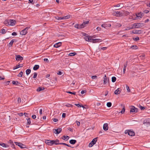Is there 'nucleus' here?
Returning <instances> with one entry per match:
<instances>
[{
    "instance_id": "nucleus-1",
    "label": "nucleus",
    "mask_w": 150,
    "mask_h": 150,
    "mask_svg": "<svg viewBox=\"0 0 150 150\" xmlns=\"http://www.w3.org/2000/svg\"><path fill=\"white\" fill-rule=\"evenodd\" d=\"M16 21L13 20H6L4 22V24L7 26H13L15 25Z\"/></svg>"
},
{
    "instance_id": "nucleus-2",
    "label": "nucleus",
    "mask_w": 150,
    "mask_h": 150,
    "mask_svg": "<svg viewBox=\"0 0 150 150\" xmlns=\"http://www.w3.org/2000/svg\"><path fill=\"white\" fill-rule=\"evenodd\" d=\"M97 137L94 138L92 141L90 143L88 146L89 147H92L94 144L96 143L97 141Z\"/></svg>"
},
{
    "instance_id": "nucleus-3",
    "label": "nucleus",
    "mask_w": 150,
    "mask_h": 150,
    "mask_svg": "<svg viewBox=\"0 0 150 150\" xmlns=\"http://www.w3.org/2000/svg\"><path fill=\"white\" fill-rule=\"evenodd\" d=\"M54 140L51 141L50 140H46L45 141V143L49 145H51L53 144H57L58 143H56Z\"/></svg>"
},
{
    "instance_id": "nucleus-4",
    "label": "nucleus",
    "mask_w": 150,
    "mask_h": 150,
    "mask_svg": "<svg viewBox=\"0 0 150 150\" xmlns=\"http://www.w3.org/2000/svg\"><path fill=\"white\" fill-rule=\"evenodd\" d=\"M125 134H128L129 135L131 136H134L135 135V133L134 132L129 130H125Z\"/></svg>"
},
{
    "instance_id": "nucleus-5",
    "label": "nucleus",
    "mask_w": 150,
    "mask_h": 150,
    "mask_svg": "<svg viewBox=\"0 0 150 150\" xmlns=\"http://www.w3.org/2000/svg\"><path fill=\"white\" fill-rule=\"evenodd\" d=\"M30 27H26L20 32V34L21 35H25L27 33V30Z\"/></svg>"
},
{
    "instance_id": "nucleus-6",
    "label": "nucleus",
    "mask_w": 150,
    "mask_h": 150,
    "mask_svg": "<svg viewBox=\"0 0 150 150\" xmlns=\"http://www.w3.org/2000/svg\"><path fill=\"white\" fill-rule=\"evenodd\" d=\"M113 14L117 17H120L122 16V14L120 11H114L113 13Z\"/></svg>"
},
{
    "instance_id": "nucleus-7",
    "label": "nucleus",
    "mask_w": 150,
    "mask_h": 150,
    "mask_svg": "<svg viewBox=\"0 0 150 150\" xmlns=\"http://www.w3.org/2000/svg\"><path fill=\"white\" fill-rule=\"evenodd\" d=\"M14 143L16 145L19 146L20 147H21V148H25V145H23V144H22L21 143L17 142H14Z\"/></svg>"
},
{
    "instance_id": "nucleus-8",
    "label": "nucleus",
    "mask_w": 150,
    "mask_h": 150,
    "mask_svg": "<svg viewBox=\"0 0 150 150\" xmlns=\"http://www.w3.org/2000/svg\"><path fill=\"white\" fill-rule=\"evenodd\" d=\"M130 112H137V109L135 108L134 106H131L130 107Z\"/></svg>"
},
{
    "instance_id": "nucleus-9",
    "label": "nucleus",
    "mask_w": 150,
    "mask_h": 150,
    "mask_svg": "<svg viewBox=\"0 0 150 150\" xmlns=\"http://www.w3.org/2000/svg\"><path fill=\"white\" fill-rule=\"evenodd\" d=\"M16 59L17 61H22L23 59V58L19 55H16Z\"/></svg>"
},
{
    "instance_id": "nucleus-10",
    "label": "nucleus",
    "mask_w": 150,
    "mask_h": 150,
    "mask_svg": "<svg viewBox=\"0 0 150 150\" xmlns=\"http://www.w3.org/2000/svg\"><path fill=\"white\" fill-rule=\"evenodd\" d=\"M53 130L55 134H59L62 130V129L60 128H59L57 129H53Z\"/></svg>"
},
{
    "instance_id": "nucleus-11",
    "label": "nucleus",
    "mask_w": 150,
    "mask_h": 150,
    "mask_svg": "<svg viewBox=\"0 0 150 150\" xmlns=\"http://www.w3.org/2000/svg\"><path fill=\"white\" fill-rule=\"evenodd\" d=\"M121 91V89L120 88H118L115 91L114 93L115 95L119 94L120 93Z\"/></svg>"
},
{
    "instance_id": "nucleus-12",
    "label": "nucleus",
    "mask_w": 150,
    "mask_h": 150,
    "mask_svg": "<svg viewBox=\"0 0 150 150\" xmlns=\"http://www.w3.org/2000/svg\"><path fill=\"white\" fill-rule=\"evenodd\" d=\"M107 81H108V83H109V79L107 81V77L106 76V75H105L104 77V79H103V83L104 84H106L107 83Z\"/></svg>"
},
{
    "instance_id": "nucleus-13",
    "label": "nucleus",
    "mask_w": 150,
    "mask_h": 150,
    "mask_svg": "<svg viewBox=\"0 0 150 150\" xmlns=\"http://www.w3.org/2000/svg\"><path fill=\"white\" fill-rule=\"evenodd\" d=\"M137 28H139L143 27L144 25V24L143 23H136Z\"/></svg>"
},
{
    "instance_id": "nucleus-14",
    "label": "nucleus",
    "mask_w": 150,
    "mask_h": 150,
    "mask_svg": "<svg viewBox=\"0 0 150 150\" xmlns=\"http://www.w3.org/2000/svg\"><path fill=\"white\" fill-rule=\"evenodd\" d=\"M103 129L105 131H107L108 129V124L107 123H105L103 126Z\"/></svg>"
},
{
    "instance_id": "nucleus-15",
    "label": "nucleus",
    "mask_w": 150,
    "mask_h": 150,
    "mask_svg": "<svg viewBox=\"0 0 150 150\" xmlns=\"http://www.w3.org/2000/svg\"><path fill=\"white\" fill-rule=\"evenodd\" d=\"M61 44L62 43L61 42H59L54 44V46L55 48H58L60 47L61 46Z\"/></svg>"
},
{
    "instance_id": "nucleus-16",
    "label": "nucleus",
    "mask_w": 150,
    "mask_h": 150,
    "mask_svg": "<svg viewBox=\"0 0 150 150\" xmlns=\"http://www.w3.org/2000/svg\"><path fill=\"white\" fill-rule=\"evenodd\" d=\"M0 146H2L4 148H8L9 146L8 145L3 143H0Z\"/></svg>"
},
{
    "instance_id": "nucleus-17",
    "label": "nucleus",
    "mask_w": 150,
    "mask_h": 150,
    "mask_svg": "<svg viewBox=\"0 0 150 150\" xmlns=\"http://www.w3.org/2000/svg\"><path fill=\"white\" fill-rule=\"evenodd\" d=\"M124 88L126 89L127 90V92H131V90L130 89L129 86H128L127 85H126L125 87H124Z\"/></svg>"
},
{
    "instance_id": "nucleus-18",
    "label": "nucleus",
    "mask_w": 150,
    "mask_h": 150,
    "mask_svg": "<svg viewBox=\"0 0 150 150\" xmlns=\"http://www.w3.org/2000/svg\"><path fill=\"white\" fill-rule=\"evenodd\" d=\"M101 41V40L100 39H96L93 40V43L98 42Z\"/></svg>"
},
{
    "instance_id": "nucleus-19",
    "label": "nucleus",
    "mask_w": 150,
    "mask_h": 150,
    "mask_svg": "<svg viewBox=\"0 0 150 150\" xmlns=\"http://www.w3.org/2000/svg\"><path fill=\"white\" fill-rule=\"evenodd\" d=\"M141 30H135L133 31L132 33L134 34H140Z\"/></svg>"
},
{
    "instance_id": "nucleus-20",
    "label": "nucleus",
    "mask_w": 150,
    "mask_h": 150,
    "mask_svg": "<svg viewBox=\"0 0 150 150\" xmlns=\"http://www.w3.org/2000/svg\"><path fill=\"white\" fill-rule=\"evenodd\" d=\"M45 88L43 87H40L37 89V91L38 92H40L44 90Z\"/></svg>"
},
{
    "instance_id": "nucleus-21",
    "label": "nucleus",
    "mask_w": 150,
    "mask_h": 150,
    "mask_svg": "<svg viewBox=\"0 0 150 150\" xmlns=\"http://www.w3.org/2000/svg\"><path fill=\"white\" fill-rule=\"evenodd\" d=\"M76 142V140L74 139H71L69 141L70 143L72 144H74Z\"/></svg>"
},
{
    "instance_id": "nucleus-22",
    "label": "nucleus",
    "mask_w": 150,
    "mask_h": 150,
    "mask_svg": "<svg viewBox=\"0 0 150 150\" xmlns=\"http://www.w3.org/2000/svg\"><path fill=\"white\" fill-rule=\"evenodd\" d=\"M37 149L38 150H42L43 148V145H40L37 146Z\"/></svg>"
},
{
    "instance_id": "nucleus-23",
    "label": "nucleus",
    "mask_w": 150,
    "mask_h": 150,
    "mask_svg": "<svg viewBox=\"0 0 150 150\" xmlns=\"http://www.w3.org/2000/svg\"><path fill=\"white\" fill-rule=\"evenodd\" d=\"M39 66L38 65H35L33 67V69L34 70H36L39 68Z\"/></svg>"
},
{
    "instance_id": "nucleus-24",
    "label": "nucleus",
    "mask_w": 150,
    "mask_h": 150,
    "mask_svg": "<svg viewBox=\"0 0 150 150\" xmlns=\"http://www.w3.org/2000/svg\"><path fill=\"white\" fill-rule=\"evenodd\" d=\"M69 138V137L67 136H64L62 139L64 140H67Z\"/></svg>"
},
{
    "instance_id": "nucleus-25",
    "label": "nucleus",
    "mask_w": 150,
    "mask_h": 150,
    "mask_svg": "<svg viewBox=\"0 0 150 150\" xmlns=\"http://www.w3.org/2000/svg\"><path fill=\"white\" fill-rule=\"evenodd\" d=\"M70 17V15H67L65 16L62 17L63 19H67L69 18Z\"/></svg>"
},
{
    "instance_id": "nucleus-26",
    "label": "nucleus",
    "mask_w": 150,
    "mask_h": 150,
    "mask_svg": "<svg viewBox=\"0 0 150 150\" xmlns=\"http://www.w3.org/2000/svg\"><path fill=\"white\" fill-rule=\"evenodd\" d=\"M76 54V52H71L69 54V56H73Z\"/></svg>"
},
{
    "instance_id": "nucleus-27",
    "label": "nucleus",
    "mask_w": 150,
    "mask_h": 150,
    "mask_svg": "<svg viewBox=\"0 0 150 150\" xmlns=\"http://www.w3.org/2000/svg\"><path fill=\"white\" fill-rule=\"evenodd\" d=\"M80 24H75L74 25V27L78 28V29H80Z\"/></svg>"
},
{
    "instance_id": "nucleus-28",
    "label": "nucleus",
    "mask_w": 150,
    "mask_h": 150,
    "mask_svg": "<svg viewBox=\"0 0 150 150\" xmlns=\"http://www.w3.org/2000/svg\"><path fill=\"white\" fill-rule=\"evenodd\" d=\"M31 72V70L29 69H28L26 70V74L27 75H28L30 74Z\"/></svg>"
},
{
    "instance_id": "nucleus-29",
    "label": "nucleus",
    "mask_w": 150,
    "mask_h": 150,
    "mask_svg": "<svg viewBox=\"0 0 150 150\" xmlns=\"http://www.w3.org/2000/svg\"><path fill=\"white\" fill-rule=\"evenodd\" d=\"M116 80V78L115 76H113L112 78V82H115Z\"/></svg>"
},
{
    "instance_id": "nucleus-30",
    "label": "nucleus",
    "mask_w": 150,
    "mask_h": 150,
    "mask_svg": "<svg viewBox=\"0 0 150 150\" xmlns=\"http://www.w3.org/2000/svg\"><path fill=\"white\" fill-rule=\"evenodd\" d=\"M55 18H56V19L57 20H61L63 19L62 17H59L58 16H57L55 17Z\"/></svg>"
},
{
    "instance_id": "nucleus-31",
    "label": "nucleus",
    "mask_w": 150,
    "mask_h": 150,
    "mask_svg": "<svg viewBox=\"0 0 150 150\" xmlns=\"http://www.w3.org/2000/svg\"><path fill=\"white\" fill-rule=\"evenodd\" d=\"M12 83L13 84H20L19 82L15 81H13Z\"/></svg>"
},
{
    "instance_id": "nucleus-32",
    "label": "nucleus",
    "mask_w": 150,
    "mask_h": 150,
    "mask_svg": "<svg viewBox=\"0 0 150 150\" xmlns=\"http://www.w3.org/2000/svg\"><path fill=\"white\" fill-rule=\"evenodd\" d=\"M131 48L134 49H137L138 48V47L136 45H133L131 47Z\"/></svg>"
},
{
    "instance_id": "nucleus-33",
    "label": "nucleus",
    "mask_w": 150,
    "mask_h": 150,
    "mask_svg": "<svg viewBox=\"0 0 150 150\" xmlns=\"http://www.w3.org/2000/svg\"><path fill=\"white\" fill-rule=\"evenodd\" d=\"M125 107L124 106L122 110L120 112H121L122 114H123L125 113Z\"/></svg>"
},
{
    "instance_id": "nucleus-34",
    "label": "nucleus",
    "mask_w": 150,
    "mask_h": 150,
    "mask_svg": "<svg viewBox=\"0 0 150 150\" xmlns=\"http://www.w3.org/2000/svg\"><path fill=\"white\" fill-rule=\"evenodd\" d=\"M14 41L13 40H11L10 42L9 43V45L10 47H11L13 45V42Z\"/></svg>"
},
{
    "instance_id": "nucleus-35",
    "label": "nucleus",
    "mask_w": 150,
    "mask_h": 150,
    "mask_svg": "<svg viewBox=\"0 0 150 150\" xmlns=\"http://www.w3.org/2000/svg\"><path fill=\"white\" fill-rule=\"evenodd\" d=\"M75 105L78 107H82L83 108H85V107H84L82 105H81L79 104H75Z\"/></svg>"
},
{
    "instance_id": "nucleus-36",
    "label": "nucleus",
    "mask_w": 150,
    "mask_h": 150,
    "mask_svg": "<svg viewBox=\"0 0 150 150\" xmlns=\"http://www.w3.org/2000/svg\"><path fill=\"white\" fill-rule=\"evenodd\" d=\"M112 105V103L111 102H108L107 103V106L108 107H110Z\"/></svg>"
},
{
    "instance_id": "nucleus-37",
    "label": "nucleus",
    "mask_w": 150,
    "mask_h": 150,
    "mask_svg": "<svg viewBox=\"0 0 150 150\" xmlns=\"http://www.w3.org/2000/svg\"><path fill=\"white\" fill-rule=\"evenodd\" d=\"M9 143L12 145V147L13 148L14 145L13 144V142L12 140H10L9 142Z\"/></svg>"
},
{
    "instance_id": "nucleus-38",
    "label": "nucleus",
    "mask_w": 150,
    "mask_h": 150,
    "mask_svg": "<svg viewBox=\"0 0 150 150\" xmlns=\"http://www.w3.org/2000/svg\"><path fill=\"white\" fill-rule=\"evenodd\" d=\"M133 40L135 41H137L139 40V38L137 37L135 38H133Z\"/></svg>"
},
{
    "instance_id": "nucleus-39",
    "label": "nucleus",
    "mask_w": 150,
    "mask_h": 150,
    "mask_svg": "<svg viewBox=\"0 0 150 150\" xmlns=\"http://www.w3.org/2000/svg\"><path fill=\"white\" fill-rule=\"evenodd\" d=\"M128 61H127L125 62V64H124L123 69H126L127 66V65Z\"/></svg>"
},
{
    "instance_id": "nucleus-40",
    "label": "nucleus",
    "mask_w": 150,
    "mask_h": 150,
    "mask_svg": "<svg viewBox=\"0 0 150 150\" xmlns=\"http://www.w3.org/2000/svg\"><path fill=\"white\" fill-rule=\"evenodd\" d=\"M93 39H92V38L91 37H90L88 41L93 43Z\"/></svg>"
},
{
    "instance_id": "nucleus-41",
    "label": "nucleus",
    "mask_w": 150,
    "mask_h": 150,
    "mask_svg": "<svg viewBox=\"0 0 150 150\" xmlns=\"http://www.w3.org/2000/svg\"><path fill=\"white\" fill-rule=\"evenodd\" d=\"M27 124L28 125H30L31 123V121L30 118H28V119H27Z\"/></svg>"
},
{
    "instance_id": "nucleus-42",
    "label": "nucleus",
    "mask_w": 150,
    "mask_h": 150,
    "mask_svg": "<svg viewBox=\"0 0 150 150\" xmlns=\"http://www.w3.org/2000/svg\"><path fill=\"white\" fill-rule=\"evenodd\" d=\"M132 29H133V27H127V28L125 29V31L126 30H129Z\"/></svg>"
},
{
    "instance_id": "nucleus-43",
    "label": "nucleus",
    "mask_w": 150,
    "mask_h": 150,
    "mask_svg": "<svg viewBox=\"0 0 150 150\" xmlns=\"http://www.w3.org/2000/svg\"><path fill=\"white\" fill-rule=\"evenodd\" d=\"M6 33V31L4 29H1V33L2 34H4Z\"/></svg>"
},
{
    "instance_id": "nucleus-44",
    "label": "nucleus",
    "mask_w": 150,
    "mask_h": 150,
    "mask_svg": "<svg viewBox=\"0 0 150 150\" xmlns=\"http://www.w3.org/2000/svg\"><path fill=\"white\" fill-rule=\"evenodd\" d=\"M89 37H88L87 36H85V37H84V39L86 41H88Z\"/></svg>"
},
{
    "instance_id": "nucleus-45",
    "label": "nucleus",
    "mask_w": 150,
    "mask_h": 150,
    "mask_svg": "<svg viewBox=\"0 0 150 150\" xmlns=\"http://www.w3.org/2000/svg\"><path fill=\"white\" fill-rule=\"evenodd\" d=\"M80 25L81 28H83L85 26V25H84L83 23L81 24H80Z\"/></svg>"
},
{
    "instance_id": "nucleus-46",
    "label": "nucleus",
    "mask_w": 150,
    "mask_h": 150,
    "mask_svg": "<svg viewBox=\"0 0 150 150\" xmlns=\"http://www.w3.org/2000/svg\"><path fill=\"white\" fill-rule=\"evenodd\" d=\"M23 75V72L21 71L19 74L18 75V77H22Z\"/></svg>"
},
{
    "instance_id": "nucleus-47",
    "label": "nucleus",
    "mask_w": 150,
    "mask_h": 150,
    "mask_svg": "<svg viewBox=\"0 0 150 150\" xmlns=\"http://www.w3.org/2000/svg\"><path fill=\"white\" fill-rule=\"evenodd\" d=\"M101 26L103 28H105L106 27H108V26L106 24H104L101 25Z\"/></svg>"
},
{
    "instance_id": "nucleus-48",
    "label": "nucleus",
    "mask_w": 150,
    "mask_h": 150,
    "mask_svg": "<svg viewBox=\"0 0 150 150\" xmlns=\"http://www.w3.org/2000/svg\"><path fill=\"white\" fill-rule=\"evenodd\" d=\"M132 25L133 26H132L131 27H133V29L134 28H137V27H135V26H136L137 25L136 23L133 24Z\"/></svg>"
},
{
    "instance_id": "nucleus-49",
    "label": "nucleus",
    "mask_w": 150,
    "mask_h": 150,
    "mask_svg": "<svg viewBox=\"0 0 150 150\" xmlns=\"http://www.w3.org/2000/svg\"><path fill=\"white\" fill-rule=\"evenodd\" d=\"M137 16L138 17H141L142 16V14L141 13H139L137 15Z\"/></svg>"
},
{
    "instance_id": "nucleus-50",
    "label": "nucleus",
    "mask_w": 150,
    "mask_h": 150,
    "mask_svg": "<svg viewBox=\"0 0 150 150\" xmlns=\"http://www.w3.org/2000/svg\"><path fill=\"white\" fill-rule=\"evenodd\" d=\"M59 144H63V145H66V146H68V147H70V146L69 145L65 143H60Z\"/></svg>"
},
{
    "instance_id": "nucleus-51",
    "label": "nucleus",
    "mask_w": 150,
    "mask_h": 150,
    "mask_svg": "<svg viewBox=\"0 0 150 150\" xmlns=\"http://www.w3.org/2000/svg\"><path fill=\"white\" fill-rule=\"evenodd\" d=\"M37 73H36V72H35L34 73V76H33V78L34 79L36 78V77H37Z\"/></svg>"
},
{
    "instance_id": "nucleus-52",
    "label": "nucleus",
    "mask_w": 150,
    "mask_h": 150,
    "mask_svg": "<svg viewBox=\"0 0 150 150\" xmlns=\"http://www.w3.org/2000/svg\"><path fill=\"white\" fill-rule=\"evenodd\" d=\"M23 65V64H19L18 65H17L16 66V67H18L17 68H18L19 67H22Z\"/></svg>"
},
{
    "instance_id": "nucleus-53",
    "label": "nucleus",
    "mask_w": 150,
    "mask_h": 150,
    "mask_svg": "<svg viewBox=\"0 0 150 150\" xmlns=\"http://www.w3.org/2000/svg\"><path fill=\"white\" fill-rule=\"evenodd\" d=\"M67 92L68 93L71 94H73L74 95H75V94H76V92H72L70 91H67Z\"/></svg>"
},
{
    "instance_id": "nucleus-54",
    "label": "nucleus",
    "mask_w": 150,
    "mask_h": 150,
    "mask_svg": "<svg viewBox=\"0 0 150 150\" xmlns=\"http://www.w3.org/2000/svg\"><path fill=\"white\" fill-rule=\"evenodd\" d=\"M17 100H18V103H21V98H18Z\"/></svg>"
},
{
    "instance_id": "nucleus-55",
    "label": "nucleus",
    "mask_w": 150,
    "mask_h": 150,
    "mask_svg": "<svg viewBox=\"0 0 150 150\" xmlns=\"http://www.w3.org/2000/svg\"><path fill=\"white\" fill-rule=\"evenodd\" d=\"M97 78V77L96 76H91V78L93 79H96Z\"/></svg>"
},
{
    "instance_id": "nucleus-56",
    "label": "nucleus",
    "mask_w": 150,
    "mask_h": 150,
    "mask_svg": "<svg viewBox=\"0 0 150 150\" xmlns=\"http://www.w3.org/2000/svg\"><path fill=\"white\" fill-rule=\"evenodd\" d=\"M89 22V21H86L85 22H84L83 23L84 24V25H85L86 24H88Z\"/></svg>"
},
{
    "instance_id": "nucleus-57",
    "label": "nucleus",
    "mask_w": 150,
    "mask_h": 150,
    "mask_svg": "<svg viewBox=\"0 0 150 150\" xmlns=\"http://www.w3.org/2000/svg\"><path fill=\"white\" fill-rule=\"evenodd\" d=\"M122 4H119L114 6V7H120V5Z\"/></svg>"
},
{
    "instance_id": "nucleus-58",
    "label": "nucleus",
    "mask_w": 150,
    "mask_h": 150,
    "mask_svg": "<svg viewBox=\"0 0 150 150\" xmlns=\"http://www.w3.org/2000/svg\"><path fill=\"white\" fill-rule=\"evenodd\" d=\"M62 74V72L61 71H59L57 73L58 75H61Z\"/></svg>"
},
{
    "instance_id": "nucleus-59",
    "label": "nucleus",
    "mask_w": 150,
    "mask_h": 150,
    "mask_svg": "<svg viewBox=\"0 0 150 150\" xmlns=\"http://www.w3.org/2000/svg\"><path fill=\"white\" fill-rule=\"evenodd\" d=\"M144 12L145 13H149V11L147 10H145L144 11Z\"/></svg>"
},
{
    "instance_id": "nucleus-60",
    "label": "nucleus",
    "mask_w": 150,
    "mask_h": 150,
    "mask_svg": "<svg viewBox=\"0 0 150 150\" xmlns=\"http://www.w3.org/2000/svg\"><path fill=\"white\" fill-rule=\"evenodd\" d=\"M17 34L16 32H13L12 33V35L13 36L17 35Z\"/></svg>"
},
{
    "instance_id": "nucleus-61",
    "label": "nucleus",
    "mask_w": 150,
    "mask_h": 150,
    "mask_svg": "<svg viewBox=\"0 0 150 150\" xmlns=\"http://www.w3.org/2000/svg\"><path fill=\"white\" fill-rule=\"evenodd\" d=\"M44 61L45 62H48L49 61L47 58H44Z\"/></svg>"
},
{
    "instance_id": "nucleus-62",
    "label": "nucleus",
    "mask_w": 150,
    "mask_h": 150,
    "mask_svg": "<svg viewBox=\"0 0 150 150\" xmlns=\"http://www.w3.org/2000/svg\"><path fill=\"white\" fill-rule=\"evenodd\" d=\"M117 26H118L119 27H120L122 25L121 24L119 23H117L116 25Z\"/></svg>"
},
{
    "instance_id": "nucleus-63",
    "label": "nucleus",
    "mask_w": 150,
    "mask_h": 150,
    "mask_svg": "<svg viewBox=\"0 0 150 150\" xmlns=\"http://www.w3.org/2000/svg\"><path fill=\"white\" fill-rule=\"evenodd\" d=\"M140 108L141 110H143L145 109V108L144 107H142V106H141L140 107Z\"/></svg>"
},
{
    "instance_id": "nucleus-64",
    "label": "nucleus",
    "mask_w": 150,
    "mask_h": 150,
    "mask_svg": "<svg viewBox=\"0 0 150 150\" xmlns=\"http://www.w3.org/2000/svg\"><path fill=\"white\" fill-rule=\"evenodd\" d=\"M53 120L54 122H57L58 121V120L56 118L53 119Z\"/></svg>"
}]
</instances>
